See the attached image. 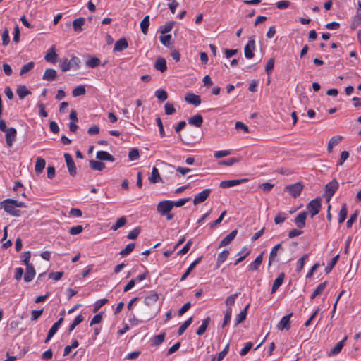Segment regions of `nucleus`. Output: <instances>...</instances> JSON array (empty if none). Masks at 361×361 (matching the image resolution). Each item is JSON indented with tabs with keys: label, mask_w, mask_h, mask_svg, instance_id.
<instances>
[{
	"label": "nucleus",
	"mask_w": 361,
	"mask_h": 361,
	"mask_svg": "<svg viewBox=\"0 0 361 361\" xmlns=\"http://www.w3.org/2000/svg\"><path fill=\"white\" fill-rule=\"evenodd\" d=\"M1 204L6 212L14 216H20V211L18 208L25 207V204L23 202L13 199H6Z\"/></svg>",
	"instance_id": "obj_1"
},
{
	"label": "nucleus",
	"mask_w": 361,
	"mask_h": 361,
	"mask_svg": "<svg viewBox=\"0 0 361 361\" xmlns=\"http://www.w3.org/2000/svg\"><path fill=\"white\" fill-rule=\"evenodd\" d=\"M173 208L172 201L163 200L157 204V210L161 215L164 216L170 212Z\"/></svg>",
	"instance_id": "obj_2"
},
{
	"label": "nucleus",
	"mask_w": 361,
	"mask_h": 361,
	"mask_svg": "<svg viewBox=\"0 0 361 361\" xmlns=\"http://www.w3.org/2000/svg\"><path fill=\"white\" fill-rule=\"evenodd\" d=\"M321 208V200L319 198H315L310 201L307 204V209L310 213L311 217L313 218L317 215Z\"/></svg>",
	"instance_id": "obj_3"
},
{
	"label": "nucleus",
	"mask_w": 361,
	"mask_h": 361,
	"mask_svg": "<svg viewBox=\"0 0 361 361\" xmlns=\"http://www.w3.org/2000/svg\"><path fill=\"white\" fill-rule=\"evenodd\" d=\"M338 186V182L336 180H332L326 184V190H325V196L328 201L331 200L336 190H337Z\"/></svg>",
	"instance_id": "obj_4"
},
{
	"label": "nucleus",
	"mask_w": 361,
	"mask_h": 361,
	"mask_svg": "<svg viewBox=\"0 0 361 361\" xmlns=\"http://www.w3.org/2000/svg\"><path fill=\"white\" fill-rule=\"evenodd\" d=\"M292 315L293 313H290L283 316L278 323L276 328L280 331H283V329H289L290 327V317Z\"/></svg>",
	"instance_id": "obj_5"
},
{
	"label": "nucleus",
	"mask_w": 361,
	"mask_h": 361,
	"mask_svg": "<svg viewBox=\"0 0 361 361\" xmlns=\"http://www.w3.org/2000/svg\"><path fill=\"white\" fill-rule=\"evenodd\" d=\"M64 158L70 175L74 176L76 174V167L72 156L68 153H65Z\"/></svg>",
	"instance_id": "obj_6"
},
{
	"label": "nucleus",
	"mask_w": 361,
	"mask_h": 361,
	"mask_svg": "<svg viewBox=\"0 0 361 361\" xmlns=\"http://www.w3.org/2000/svg\"><path fill=\"white\" fill-rule=\"evenodd\" d=\"M16 134L17 131L13 127L8 128V130H6V142L8 147H11L13 145L14 141L16 140Z\"/></svg>",
	"instance_id": "obj_7"
},
{
	"label": "nucleus",
	"mask_w": 361,
	"mask_h": 361,
	"mask_svg": "<svg viewBox=\"0 0 361 361\" xmlns=\"http://www.w3.org/2000/svg\"><path fill=\"white\" fill-rule=\"evenodd\" d=\"M211 192V189H204L202 192L197 194L194 197L193 204L196 205L204 202L209 196Z\"/></svg>",
	"instance_id": "obj_8"
},
{
	"label": "nucleus",
	"mask_w": 361,
	"mask_h": 361,
	"mask_svg": "<svg viewBox=\"0 0 361 361\" xmlns=\"http://www.w3.org/2000/svg\"><path fill=\"white\" fill-rule=\"evenodd\" d=\"M286 190L294 197L299 196L302 190V185L300 183H297L286 187Z\"/></svg>",
	"instance_id": "obj_9"
},
{
	"label": "nucleus",
	"mask_w": 361,
	"mask_h": 361,
	"mask_svg": "<svg viewBox=\"0 0 361 361\" xmlns=\"http://www.w3.org/2000/svg\"><path fill=\"white\" fill-rule=\"evenodd\" d=\"M45 60L47 62H49L52 64H56L58 59V55L56 53L55 51V46H52L49 49H48L45 56Z\"/></svg>",
	"instance_id": "obj_10"
},
{
	"label": "nucleus",
	"mask_w": 361,
	"mask_h": 361,
	"mask_svg": "<svg viewBox=\"0 0 361 361\" xmlns=\"http://www.w3.org/2000/svg\"><path fill=\"white\" fill-rule=\"evenodd\" d=\"M255 47L254 39H249L244 49L245 56L247 59H252L254 56L253 50Z\"/></svg>",
	"instance_id": "obj_11"
},
{
	"label": "nucleus",
	"mask_w": 361,
	"mask_h": 361,
	"mask_svg": "<svg viewBox=\"0 0 361 361\" xmlns=\"http://www.w3.org/2000/svg\"><path fill=\"white\" fill-rule=\"evenodd\" d=\"M185 100L187 103L192 104L195 106H197L201 104L200 97L193 93L186 94L185 97Z\"/></svg>",
	"instance_id": "obj_12"
},
{
	"label": "nucleus",
	"mask_w": 361,
	"mask_h": 361,
	"mask_svg": "<svg viewBox=\"0 0 361 361\" xmlns=\"http://www.w3.org/2000/svg\"><path fill=\"white\" fill-rule=\"evenodd\" d=\"M159 298L158 295L154 292H149L144 299V302L147 306H152L156 304Z\"/></svg>",
	"instance_id": "obj_13"
},
{
	"label": "nucleus",
	"mask_w": 361,
	"mask_h": 361,
	"mask_svg": "<svg viewBox=\"0 0 361 361\" xmlns=\"http://www.w3.org/2000/svg\"><path fill=\"white\" fill-rule=\"evenodd\" d=\"M36 275V271L33 265L26 266L25 274L24 275V281L27 283L32 281Z\"/></svg>",
	"instance_id": "obj_14"
},
{
	"label": "nucleus",
	"mask_w": 361,
	"mask_h": 361,
	"mask_svg": "<svg viewBox=\"0 0 361 361\" xmlns=\"http://www.w3.org/2000/svg\"><path fill=\"white\" fill-rule=\"evenodd\" d=\"M348 339V336H345L343 340H341V341H339L335 346L334 348H332V350L329 353V356H334V355H338L342 350V348H343L346 341Z\"/></svg>",
	"instance_id": "obj_15"
},
{
	"label": "nucleus",
	"mask_w": 361,
	"mask_h": 361,
	"mask_svg": "<svg viewBox=\"0 0 361 361\" xmlns=\"http://www.w3.org/2000/svg\"><path fill=\"white\" fill-rule=\"evenodd\" d=\"M307 213L302 212L299 213L295 219V223L297 226L300 228H302L305 226V219L307 218Z\"/></svg>",
	"instance_id": "obj_16"
},
{
	"label": "nucleus",
	"mask_w": 361,
	"mask_h": 361,
	"mask_svg": "<svg viewBox=\"0 0 361 361\" xmlns=\"http://www.w3.org/2000/svg\"><path fill=\"white\" fill-rule=\"evenodd\" d=\"M263 259V253L259 255L255 259L249 264L248 266V270L251 271H256L259 269L260 264L262 262Z\"/></svg>",
	"instance_id": "obj_17"
},
{
	"label": "nucleus",
	"mask_w": 361,
	"mask_h": 361,
	"mask_svg": "<svg viewBox=\"0 0 361 361\" xmlns=\"http://www.w3.org/2000/svg\"><path fill=\"white\" fill-rule=\"evenodd\" d=\"M85 22V19L84 18H78L75 19L73 21V27L75 32H81L83 29L82 26L84 25Z\"/></svg>",
	"instance_id": "obj_18"
},
{
	"label": "nucleus",
	"mask_w": 361,
	"mask_h": 361,
	"mask_svg": "<svg viewBox=\"0 0 361 361\" xmlns=\"http://www.w3.org/2000/svg\"><path fill=\"white\" fill-rule=\"evenodd\" d=\"M237 233V230L232 231L228 235L223 238L219 244V247H224L228 245L235 238Z\"/></svg>",
	"instance_id": "obj_19"
},
{
	"label": "nucleus",
	"mask_w": 361,
	"mask_h": 361,
	"mask_svg": "<svg viewBox=\"0 0 361 361\" xmlns=\"http://www.w3.org/2000/svg\"><path fill=\"white\" fill-rule=\"evenodd\" d=\"M46 161L42 157H37L35 166V171L37 174H40L45 168Z\"/></svg>",
	"instance_id": "obj_20"
},
{
	"label": "nucleus",
	"mask_w": 361,
	"mask_h": 361,
	"mask_svg": "<svg viewBox=\"0 0 361 361\" xmlns=\"http://www.w3.org/2000/svg\"><path fill=\"white\" fill-rule=\"evenodd\" d=\"M202 257H198L197 259H195L187 269L185 272L183 274V276L180 278V281H184L187 279V277L190 275L191 271L193 270V269L201 262Z\"/></svg>",
	"instance_id": "obj_21"
},
{
	"label": "nucleus",
	"mask_w": 361,
	"mask_h": 361,
	"mask_svg": "<svg viewBox=\"0 0 361 361\" xmlns=\"http://www.w3.org/2000/svg\"><path fill=\"white\" fill-rule=\"evenodd\" d=\"M97 158L101 161H114V157L106 151H98L96 155Z\"/></svg>",
	"instance_id": "obj_22"
},
{
	"label": "nucleus",
	"mask_w": 361,
	"mask_h": 361,
	"mask_svg": "<svg viewBox=\"0 0 361 361\" xmlns=\"http://www.w3.org/2000/svg\"><path fill=\"white\" fill-rule=\"evenodd\" d=\"M128 47V42L125 38H121L116 42L114 51H121Z\"/></svg>",
	"instance_id": "obj_23"
},
{
	"label": "nucleus",
	"mask_w": 361,
	"mask_h": 361,
	"mask_svg": "<svg viewBox=\"0 0 361 361\" xmlns=\"http://www.w3.org/2000/svg\"><path fill=\"white\" fill-rule=\"evenodd\" d=\"M285 278V274L283 273H281L279 276L274 280L272 288L271 293H274L276 291V290L282 285L283 280Z\"/></svg>",
	"instance_id": "obj_24"
},
{
	"label": "nucleus",
	"mask_w": 361,
	"mask_h": 361,
	"mask_svg": "<svg viewBox=\"0 0 361 361\" xmlns=\"http://www.w3.org/2000/svg\"><path fill=\"white\" fill-rule=\"evenodd\" d=\"M243 182V180H223L220 183V187L223 188H227L239 185Z\"/></svg>",
	"instance_id": "obj_25"
},
{
	"label": "nucleus",
	"mask_w": 361,
	"mask_h": 361,
	"mask_svg": "<svg viewBox=\"0 0 361 361\" xmlns=\"http://www.w3.org/2000/svg\"><path fill=\"white\" fill-rule=\"evenodd\" d=\"M229 255V251L227 250H223L219 254L216 259V267L219 268L228 258Z\"/></svg>",
	"instance_id": "obj_26"
},
{
	"label": "nucleus",
	"mask_w": 361,
	"mask_h": 361,
	"mask_svg": "<svg viewBox=\"0 0 361 361\" xmlns=\"http://www.w3.org/2000/svg\"><path fill=\"white\" fill-rule=\"evenodd\" d=\"M149 180L152 183H156L161 181V177L159 175V172L157 168L154 166L152 168V171L151 176L149 177Z\"/></svg>",
	"instance_id": "obj_27"
},
{
	"label": "nucleus",
	"mask_w": 361,
	"mask_h": 361,
	"mask_svg": "<svg viewBox=\"0 0 361 361\" xmlns=\"http://www.w3.org/2000/svg\"><path fill=\"white\" fill-rule=\"evenodd\" d=\"M88 59L86 60L85 64L90 68H95L100 65V60L95 56H87Z\"/></svg>",
	"instance_id": "obj_28"
},
{
	"label": "nucleus",
	"mask_w": 361,
	"mask_h": 361,
	"mask_svg": "<svg viewBox=\"0 0 361 361\" xmlns=\"http://www.w3.org/2000/svg\"><path fill=\"white\" fill-rule=\"evenodd\" d=\"M249 307V305H247L245 306V307L244 308V310H243L237 316H236V318H235V325L237 326L240 323L243 322L245 319H246V316H247V309Z\"/></svg>",
	"instance_id": "obj_29"
},
{
	"label": "nucleus",
	"mask_w": 361,
	"mask_h": 361,
	"mask_svg": "<svg viewBox=\"0 0 361 361\" xmlns=\"http://www.w3.org/2000/svg\"><path fill=\"white\" fill-rule=\"evenodd\" d=\"M203 122V118L201 115L197 114L189 118L188 123L196 127H200Z\"/></svg>",
	"instance_id": "obj_30"
},
{
	"label": "nucleus",
	"mask_w": 361,
	"mask_h": 361,
	"mask_svg": "<svg viewBox=\"0 0 361 361\" xmlns=\"http://www.w3.org/2000/svg\"><path fill=\"white\" fill-rule=\"evenodd\" d=\"M327 282L324 281L322 283H320L316 289L314 290V292L312 293L310 298L311 299L315 298L317 296L321 295L323 291L324 290L325 288L326 287Z\"/></svg>",
	"instance_id": "obj_31"
},
{
	"label": "nucleus",
	"mask_w": 361,
	"mask_h": 361,
	"mask_svg": "<svg viewBox=\"0 0 361 361\" xmlns=\"http://www.w3.org/2000/svg\"><path fill=\"white\" fill-rule=\"evenodd\" d=\"M90 166L91 169L95 171H102L105 168V164L99 161L90 160Z\"/></svg>",
	"instance_id": "obj_32"
},
{
	"label": "nucleus",
	"mask_w": 361,
	"mask_h": 361,
	"mask_svg": "<svg viewBox=\"0 0 361 361\" xmlns=\"http://www.w3.org/2000/svg\"><path fill=\"white\" fill-rule=\"evenodd\" d=\"M149 26V16H146L140 23V28L143 34L147 35Z\"/></svg>",
	"instance_id": "obj_33"
},
{
	"label": "nucleus",
	"mask_w": 361,
	"mask_h": 361,
	"mask_svg": "<svg viewBox=\"0 0 361 361\" xmlns=\"http://www.w3.org/2000/svg\"><path fill=\"white\" fill-rule=\"evenodd\" d=\"M209 322H210L209 317H207L203 320L202 324L199 326V328L196 332L198 336H201L205 332L207 328L209 326Z\"/></svg>",
	"instance_id": "obj_34"
},
{
	"label": "nucleus",
	"mask_w": 361,
	"mask_h": 361,
	"mask_svg": "<svg viewBox=\"0 0 361 361\" xmlns=\"http://www.w3.org/2000/svg\"><path fill=\"white\" fill-rule=\"evenodd\" d=\"M342 137L341 136H334L332 137L328 143V151L331 152L333 147L336 146L341 140Z\"/></svg>",
	"instance_id": "obj_35"
},
{
	"label": "nucleus",
	"mask_w": 361,
	"mask_h": 361,
	"mask_svg": "<svg viewBox=\"0 0 361 361\" xmlns=\"http://www.w3.org/2000/svg\"><path fill=\"white\" fill-rule=\"evenodd\" d=\"M56 76V72L55 69H46V71L43 75V79L49 81L54 80Z\"/></svg>",
	"instance_id": "obj_36"
},
{
	"label": "nucleus",
	"mask_w": 361,
	"mask_h": 361,
	"mask_svg": "<svg viewBox=\"0 0 361 361\" xmlns=\"http://www.w3.org/2000/svg\"><path fill=\"white\" fill-rule=\"evenodd\" d=\"M174 23H175L173 21L167 22L166 24L159 27V32L161 34H166L169 32L173 29Z\"/></svg>",
	"instance_id": "obj_37"
},
{
	"label": "nucleus",
	"mask_w": 361,
	"mask_h": 361,
	"mask_svg": "<svg viewBox=\"0 0 361 361\" xmlns=\"http://www.w3.org/2000/svg\"><path fill=\"white\" fill-rule=\"evenodd\" d=\"M347 214H348L347 207H346V204H344L342 206V207L341 208L340 212L338 213V223L339 224L343 223L345 220V219L347 217Z\"/></svg>",
	"instance_id": "obj_38"
},
{
	"label": "nucleus",
	"mask_w": 361,
	"mask_h": 361,
	"mask_svg": "<svg viewBox=\"0 0 361 361\" xmlns=\"http://www.w3.org/2000/svg\"><path fill=\"white\" fill-rule=\"evenodd\" d=\"M281 244L279 243L273 247L271 249L270 254H269V264L270 265L271 263L275 260V258L277 256V252L279 249L281 247Z\"/></svg>",
	"instance_id": "obj_39"
},
{
	"label": "nucleus",
	"mask_w": 361,
	"mask_h": 361,
	"mask_svg": "<svg viewBox=\"0 0 361 361\" xmlns=\"http://www.w3.org/2000/svg\"><path fill=\"white\" fill-rule=\"evenodd\" d=\"M126 218L125 216H121V218L118 219L115 224H114L111 229L112 231H117L118 228H121L126 224Z\"/></svg>",
	"instance_id": "obj_40"
},
{
	"label": "nucleus",
	"mask_w": 361,
	"mask_h": 361,
	"mask_svg": "<svg viewBox=\"0 0 361 361\" xmlns=\"http://www.w3.org/2000/svg\"><path fill=\"white\" fill-rule=\"evenodd\" d=\"M18 97L20 99L25 98L26 96L30 94L31 92L27 89L25 85L19 86L16 90Z\"/></svg>",
	"instance_id": "obj_41"
},
{
	"label": "nucleus",
	"mask_w": 361,
	"mask_h": 361,
	"mask_svg": "<svg viewBox=\"0 0 361 361\" xmlns=\"http://www.w3.org/2000/svg\"><path fill=\"white\" fill-rule=\"evenodd\" d=\"M149 319V318H148V317H145V319H139L135 317V314L131 313L129 314L128 320L131 324L136 326V325L139 324L140 323H142V322L148 320Z\"/></svg>",
	"instance_id": "obj_42"
},
{
	"label": "nucleus",
	"mask_w": 361,
	"mask_h": 361,
	"mask_svg": "<svg viewBox=\"0 0 361 361\" xmlns=\"http://www.w3.org/2000/svg\"><path fill=\"white\" fill-rule=\"evenodd\" d=\"M308 255L307 254L303 255L297 262L296 271L300 272L304 267L305 262L307 259Z\"/></svg>",
	"instance_id": "obj_43"
},
{
	"label": "nucleus",
	"mask_w": 361,
	"mask_h": 361,
	"mask_svg": "<svg viewBox=\"0 0 361 361\" xmlns=\"http://www.w3.org/2000/svg\"><path fill=\"white\" fill-rule=\"evenodd\" d=\"M192 322V317H190L178 329V334L179 336L182 335L184 331L187 329V328L191 324Z\"/></svg>",
	"instance_id": "obj_44"
},
{
	"label": "nucleus",
	"mask_w": 361,
	"mask_h": 361,
	"mask_svg": "<svg viewBox=\"0 0 361 361\" xmlns=\"http://www.w3.org/2000/svg\"><path fill=\"white\" fill-rule=\"evenodd\" d=\"M154 94L156 97L161 102L165 101L168 97L166 91L164 90H157L155 91Z\"/></svg>",
	"instance_id": "obj_45"
},
{
	"label": "nucleus",
	"mask_w": 361,
	"mask_h": 361,
	"mask_svg": "<svg viewBox=\"0 0 361 361\" xmlns=\"http://www.w3.org/2000/svg\"><path fill=\"white\" fill-rule=\"evenodd\" d=\"M135 246V243L128 244L126 247L120 252V255L123 257L127 256L134 250Z\"/></svg>",
	"instance_id": "obj_46"
},
{
	"label": "nucleus",
	"mask_w": 361,
	"mask_h": 361,
	"mask_svg": "<svg viewBox=\"0 0 361 361\" xmlns=\"http://www.w3.org/2000/svg\"><path fill=\"white\" fill-rule=\"evenodd\" d=\"M165 333H161L153 337L152 341L154 345H159L165 339Z\"/></svg>",
	"instance_id": "obj_47"
},
{
	"label": "nucleus",
	"mask_w": 361,
	"mask_h": 361,
	"mask_svg": "<svg viewBox=\"0 0 361 361\" xmlns=\"http://www.w3.org/2000/svg\"><path fill=\"white\" fill-rule=\"evenodd\" d=\"M84 320L82 315L80 314L75 317L73 322L69 326V331H72L78 325H79Z\"/></svg>",
	"instance_id": "obj_48"
},
{
	"label": "nucleus",
	"mask_w": 361,
	"mask_h": 361,
	"mask_svg": "<svg viewBox=\"0 0 361 361\" xmlns=\"http://www.w3.org/2000/svg\"><path fill=\"white\" fill-rule=\"evenodd\" d=\"M338 257H339V255H336L331 259V261L328 263L327 266L325 268L326 273H329L332 270L334 267L337 263Z\"/></svg>",
	"instance_id": "obj_49"
},
{
	"label": "nucleus",
	"mask_w": 361,
	"mask_h": 361,
	"mask_svg": "<svg viewBox=\"0 0 361 361\" xmlns=\"http://www.w3.org/2000/svg\"><path fill=\"white\" fill-rule=\"evenodd\" d=\"M159 40L163 45L165 47H169L171 42V35H161L159 37Z\"/></svg>",
	"instance_id": "obj_50"
},
{
	"label": "nucleus",
	"mask_w": 361,
	"mask_h": 361,
	"mask_svg": "<svg viewBox=\"0 0 361 361\" xmlns=\"http://www.w3.org/2000/svg\"><path fill=\"white\" fill-rule=\"evenodd\" d=\"M108 300L106 298L100 299L96 301L94 304L93 312H97L102 306L107 303Z\"/></svg>",
	"instance_id": "obj_51"
},
{
	"label": "nucleus",
	"mask_w": 361,
	"mask_h": 361,
	"mask_svg": "<svg viewBox=\"0 0 361 361\" xmlns=\"http://www.w3.org/2000/svg\"><path fill=\"white\" fill-rule=\"evenodd\" d=\"M85 88L84 86L82 85H79L78 87H76L73 90V97H79V96H82L83 94H85Z\"/></svg>",
	"instance_id": "obj_52"
},
{
	"label": "nucleus",
	"mask_w": 361,
	"mask_h": 361,
	"mask_svg": "<svg viewBox=\"0 0 361 361\" xmlns=\"http://www.w3.org/2000/svg\"><path fill=\"white\" fill-rule=\"evenodd\" d=\"M287 219V214L283 212H279L276 214L274 218V222L276 224H279L285 221Z\"/></svg>",
	"instance_id": "obj_53"
},
{
	"label": "nucleus",
	"mask_w": 361,
	"mask_h": 361,
	"mask_svg": "<svg viewBox=\"0 0 361 361\" xmlns=\"http://www.w3.org/2000/svg\"><path fill=\"white\" fill-rule=\"evenodd\" d=\"M31 257V252L30 251L25 252L21 255V261L26 265H32L30 263V259Z\"/></svg>",
	"instance_id": "obj_54"
},
{
	"label": "nucleus",
	"mask_w": 361,
	"mask_h": 361,
	"mask_svg": "<svg viewBox=\"0 0 361 361\" xmlns=\"http://www.w3.org/2000/svg\"><path fill=\"white\" fill-rule=\"evenodd\" d=\"M2 44L4 46H7L10 42L9 37V31L7 28H6L2 32Z\"/></svg>",
	"instance_id": "obj_55"
},
{
	"label": "nucleus",
	"mask_w": 361,
	"mask_h": 361,
	"mask_svg": "<svg viewBox=\"0 0 361 361\" xmlns=\"http://www.w3.org/2000/svg\"><path fill=\"white\" fill-rule=\"evenodd\" d=\"M238 296V293H235V294H233V295L228 296L226 298L225 303L228 307H229L228 308H231V307L234 305Z\"/></svg>",
	"instance_id": "obj_56"
},
{
	"label": "nucleus",
	"mask_w": 361,
	"mask_h": 361,
	"mask_svg": "<svg viewBox=\"0 0 361 361\" xmlns=\"http://www.w3.org/2000/svg\"><path fill=\"white\" fill-rule=\"evenodd\" d=\"M59 328L56 327V325L53 324L50 329L49 330L47 338L45 340V343L49 342L51 338L54 336V334L57 332Z\"/></svg>",
	"instance_id": "obj_57"
},
{
	"label": "nucleus",
	"mask_w": 361,
	"mask_h": 361,
	"mask_svg": "<svg viewBox=\"0 0 361 361\" xmlns=\"http://www.w3.org/2000/svg\"><path fill=\"white\" fill-rule=\"evenodd\" d=\"M240 158H236V157H232V158H230L227 160H224V161H221L219 162V164H223V165H226V166H232L234 164L240 161Z\"/></svg>",
	"instance_id": "obj_58"
},
{
	"label": "nucleus",
	"mask_w": 361,
	"mask_h": 361,
	"mask_svg": "<svg viewBox=\"0 0 361 361\" xmlns=\"http://www.w3.org/2000/svg\"><path fill=\"white\" fill-rule=\"evenodd\" d=\"M231 314H232V310H231V308H228L226 311V313H225V315H224V322L222 324V327L224 328L226 325H227L229 322L231 321Z\"/></svg>",
	"instance_id": "obj_59"
},
{
	"label": "nucleus",
	"mask_w": 361,
	"mask_h": 361,
	"mask_svg": "<svg viewBox=\"0 0 361 361\" xmlns=\"http://www.w3.org/2000/svg\"><path fill=\"white\" fill-rule=\"evenodd\" d=\"M190 200V197L182 198L177 201H172V204H173V207H180L183 206L185 204H186Z\"/></svg>",
	"instance_id": "obj_60"
},
{
	"label": "nucleus",
	"mask_w": 361,
	"mask_h": 361,
	"mask_svg": "<svg viewBox=\"0 0 361 361\" xmlns=\"http://www.w3.org/2000/svg\"><path fill=\"white\" fill-rule=\"evenodd\" d=\"M140 233V228L139 227H136L128 233V238L130 240H134L137 238Z\"/></svg>",
	"instance_id": "obj_61"
},
{
	"label": "nucleus",
	"mask_w": 361,
	"mask_h": 361,
	"mask_svg": "<svg viewBox=\"0 0 361 361\" xmlns=\"http://www.w3.org/2000/svg\"><path fill=\"white\" fill-rule=\"evenodd\" d=\"M154 68H166V59L162 57H159L155 61Z\"/></svg>",
	"instance_id": "obj_62"
},
{
	"label": "nucleus",
	"mask_w": 361,
	"mask_h": 361,
	"mask_svg": "<svg viewBox=\"0 0 361 361\" xmlns=\"http://www.w3.org/2000/svg\"><path fill=\"white\" fill-rule=\"evenodd\" d=\"M164 110H165V114L166 115H171V114H174L176 111V109L173 107V105L169 102L165 104Z\"/></svg>",
	"instance_id": "obj_63"
},
{
	"label": "nucleus",
	"mask_w": 361,
	"mask_h": 361,
	"mask_svg": "<svg viewBox=\"0 0 361 361\" xmlns=\"http://www.w3.org/2000/svg\"><path fill=\"white\" fill-rule=\"evenodd\" d=\"M80 59L76 56H73L68 62V68H75L79 66Z\"/></svg>",
	"instance_id": "obj_64"
}]
</instances>
